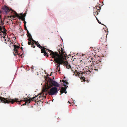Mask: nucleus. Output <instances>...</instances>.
Wrapping results in <instances>:
<instances>
[{"mask_svg":"<svg viewBox=\"0 0 127 127\" xmlns=\"http://www.w3.org/2000/svg\"><path fill=\"white\" fill-rule=\"evenodd\" d=\"M37 97V98L36 99V100L37 101V102L40 101L41 100H42L43 99V97L42 96V94H40L37 95L35 96V97L32 98H29V99H28L27 98H23V100H21L20 101H19V99L16 98L12 99L10 98L9 99V98H6L0 96V103L1 102L3 103H11L13 104L15 102H18V104H21L24 105L30 103L31 100L36 102V100H35L34 99Z\"/></svg>","mask_w":127,"mask_h":127,"instance_id":"1","label":"nucleus"},{"mask_svg":"<svg viewBox=\"0 0 127 127\" xmlns=\"http://www.w3.org/2000/svg\"><path fill=\"white\" fill-rule=\"evenodd\" d=\"M59 54L57 52H52L51 55L52 58H54L53 62L55 63H56L57 66V68H59L58 72L60 71V64L64 65V57L65 56V52L62 48L59 49L58 50Z\"/></svg>","mask_w":127,"mask_h":127,"instance_id":"2","label":"nucleus"},{"mask_svg":"<svg viewBox=\"0 0 127 127\" xmlns=\"http://www.w3.org/2000/svg\"><path fill=\"white\" fill-rule=\"evenodd\" d=\"M1 11L5 15L8 14L9 12H14L15 14V11L12 10V9H10L9 7L5 5L2 7L1 10L0 11V12H1Z\"/></svg>","mask_w":127,"mask_h":127,"instance_id":"3","label":"nucleus"},{"mask_svg":"<svg viewBox=\"0 0 127 127\" xmlns=\"http://www.w3.org/2000/svg\"><path fill=\"white\" fill-rule=\"evenodd\" d=\"M41 53H44V56L46 55L47 56H49L48 54L50 53V55H51V53L53 51L48 49L46 48L43 47V48L41 49Z\"/></svg>","mask_w":127,"mask_h":127,"instance_id":"4","label":"nucleus"},{"mask_svg":"<svg viewBox=\"0 0 127 127\" xmlns=\"http://www.w3.org/2000/svg\"><path fill=\"white\" fill-rule=\"evenodd\" d=\"M58 92L57 88L55 87H53L50 89L48 93L51 95H52L55 94L56 95V93Z\"/></svg>","mask_w":127,"mask_h":127,"instance_id":"5","label":"nucleus"},{"mask_svg":"<svg viewBox=\"0 0 127 127\" xmlns=\"http://www.w3.org/2000/svg\"><path fill=\"white\" fill-rule=\"evenodd\" d=\"M0 22H1L0 23V31H1L3 33H6V31L4 28L3 21L1 20Z\"/></svg>","mask_w":127,"mask_h":127,"instance_id":"6","label":"nucleus"},{"mask_svg":"<svg viewBox=\"0 0 127 127\" xmlns=\"http://www.w3.org/2000/svg\"><path fill=\"white\" fill-rule=\"evenodd\" d=\"M97 61H95L93 62L92 64V65L91 66H93L95 68H98L100 69L101 68V64L100 63H97Z\"/></svg>","mask_w":127,"mask_h":127,"instance_id":"7","label":"nucleus"},{"mask_svg":"<svg viewBox=\"0 0 127 127\" xmlns=\"http://www.w3.org/2000/svg\"><path fill=\"white\" fill-rule=\"evenodd\" d=\"M47 79H48V82L50 83L54 86L55 87H58L59 84L50 78L48 76L47 77Z\"/></svg>","mask_w":127,"mask_h":127,"instance_id":"8","label":"nucleus"},{"mask_svg":"<svg viewBox=\"0 0 127 127\" xmlns=\"http://www.w3.org/2000/svg\"><path fill=\"white\" fill-rule=\"evenodd\" d=\"M14 12L15 15L16 17H17L18 18H19L20 19H21L23 21H25V19L24 18L25 17H23L21 16L20 15H19L16 12Z\"/></svg>","mask_w":127,"mask_h":127,"instance_id":"9","label":"nucleus"},{"mask_svg":"<svg viewBox=\"0 0 127 127\" xmlns=\"http://www.w3.org/2000/svg\"><path fill=\"white\" fill-rule=\"evenodd\" d=\"M32 41L34 42V44L35 43V44L37 46V47L39 48L42 49L44 47H42L40 45L38 41L36 42L34 40H33Z\"/></svg>","mask_w":127,"mask_h":127,"instance_id":"10","label":"nucleus"},{"mask_svg":"<svg viewBox=\"0 0 127 127\" xmlns=\"http://www.w3.org/2000/svg\"><path fill=\"white\" fill-rule=\"evenodd\" d=\"M64 66H66L67 68L69 69V68H71V66L70 64H69L68 62L67 61H65L64 59Z\"/></svg>","mask_w":127,"mask_h":127,"instance_id":"11","label":"nucleus"},{"mask_svg":"<svg viewBox=\"0 0 127 127\" xmlns=\"http://www.w3.org/2000/svg\"><path fill=\"white\" fill-rule=\"evenodd\" d=\"M28 42V44L29 45H31V47H33L34 48L35 47V46L34 45V43L32 41L30 40Z\"/></svg>","mask_w":127,"mask_h":127,"instance_id":"12","label":"nucleus"},{"mask_svg":"<svg viewBox=\"0 0 127 127\" xmlns=\"http://www.w3.org/2000/svg\"><path fill=\"white\" fill-rule=\"evenodd\" d=\"M27 36L28 37V41L32 40V41L33 40H34L30 34H28L27 35Z\"/></svg>","mask_w":127,"mask_h":127,"instance_id":"13","label":"nucleus"},{"mask_svg":"<svg viewBox=\"0 0 127 127\" xmlns=\"http://www.w3.org/2000/svg\"><path fill=\"white\" fill-rule=\"evenodd\" d=\"M66 88L62 87L60 91L61 94L60 95H61V94L63 93L66 90Z\"/></svg>","mask_w":127,"mask_h":127,"instance_id":"14","label":"nucleus"},{"mask_svg":"<svg viewBox=\"0 0 127 127\" xmlns=\"http://www.w3.org/2000/svg\"><path fill=\"white\" fill-rule=\"evenodd\" d=\"M14 51L13 53L15 55L16 54H17L18 53V51L17 49L14 48L13 49Z\"/></svg>","mask_w":127,"mask_h":127,"instance_id":"15","label":"nucleus"},{"mask_svg":"<svg viewBox=\"0 0 127 127\" xmlns=\"http://www.w3.org/2000/svg\"><path fill=\"white\" fill-rule=\"evenodd\" d=\"M105 35L104 36H103V37H101L100 41L101 42H103V41H105Z\"/></svg>","mask_w":127,"mask_h":127,"instance_id":"16","label":"nucleus"},{"mask_svg":"<svg viewBox=\"0 0 127 127\" xmlns=\"http://www.w3.org/2000/svg\"><path fill=\"white\" fill-rule=\"evenodd\" d=\"M26 13H24V14H23V15L22 14V13H21L20 14V16H21L23 17H25L26 15Z\"/></svg>","mask_w":127,"mask_h":127,"instance_id":"17","label":"nucleus"},{"mask_svg":"<svg viewBox=\"0 0 127 127\" xmlns=\"http://www.w3.org/2000/svg\"><path fill=\"white\" fill-rule=\"evenodd\" d=\"M14 48L17 49H19L20 48V47L19 46L16 45H14Z\"/></svg>","mask_w":127,"mask_h":127,"instance_id":"18","label":"nucleus"},{"mask_svg":"<svg viewBox=\"0 0 127 127\" xmlns=\"http://www.w3.org/2000/svg\"><path fill=\"white\" fill-rule=\"evenodd\" d=\"M85 78H84V77H82L81 78V80L82 81H85Z\"/></svg>","mask_w":127,"mask_h":127,"instance_id":"19","label":"nucleus"},{"mask_svg":"<svg viewBox=\"0 0 127 127\" xmlns=\"http://www.w3.org/2000/svg\"><path fill=\"white\" fill-rule=\"evenodd\" d=\"M41 94H42V96L43 97V98L44 97L45 98L46 97V94H42V93H41Z\"/></svg>","mask_w":127,"mask_h":127,"instance_id":"20","label":"nucleus"},{"mask_svg":"<svg viewBox=\"0 0 127 127\" xmlns=\"http://www.w3.org/2000/svg\"><path fill=\"white\" fill-rule=\"evenodd\" d=\"M65 84H66L64 83L63 84V86H64L65 87V88H67L68 86H67Z\"/></svg>","mask_w":127,"mask_h":127,"instance_id":"21","label":"nucleus"},{"mask_svg":"<svg viewBox=\"0 0 127 127\" xmlns=\"http://www.w3.org/2000/svg\"><path fill=\"white\" fill-rule=\"evenodd\" d=\"M24 26V28H25V30H28L27 29L26 26V25Z\"/></svg>","mask_w":127,"mask_h":127,"instance_id":"22","label":"nucleus"},{"mask_svg":"<svg viewBox=\"0 0 127 127\" xmlns=\"http://www.w3.org/2000/svg\"><path fill=\"white\" fill-rule=\"evenodd\" d=\"M24 26L26 25V22L25 21H24Z\"/></svg>","mask_w":127,"mask_h":127,"instance_id":"23","label":"nucleus"},{"mask_svg":"<svg viewBox=\"0 0 127 127\" xmlns=\"http://www.w3.org/2000/svg\"><path fill=\"white\" fill-rule=\"evenodd\" d=\"M11 40H10V39H9L7 41L8 42H11Z\"/></svg>","mask_w":127,"mask_h":127,"instance_id":"24","label":"nucleus"},{"mask_svg":"<svg viewBox=\"0 0 127 127\" xmlns=\"http://www.w3.org/2000/svg\"><path fill=\"white\" fill-rule=\"evenodd\" d=\"M12 16H8L7 17V18H11V17H12Z\"/></svg>","mask_w":127,"mask_h":127,"instance_id":"25","label":"nucleus"},{"mask_svg":"<svg viewBox=\"0 0 127 127\" xmlns=\"http://www.w3.org/2000/svg\"><path fill=\"white\" fill-rule=\"evenodd\" d=\"M64 83H65L67 84H68V82H67L66 81L64 82Z\"/></svg>","mask_w":127,"mask_h":127,"instance_id":"26","label":"nucleus"},{"mask_svg":"<svg viewBox=\"0 0 127 127\" xmlns=\"http://www.w3.org/2000/svg\"><path fill=\"white\" fill-rule=\"evenodd\" d=\"M97 68H95L94 69V70H96V71H98V69Z\"/></svg>","mask_w":127,"mask_h":127,"instance_id":"27","label":"nucleus"},{"mask_svg":"<svg viewBox=\"0 0 127 127\" xmlns=\"http://www.w3.org/2000/svg\"><path fill=\"white\" fill-rule=\"evenodd\" d=\"M27 33L28 35V34H30V33H29V32L28 30H27Z\"/></svg>","mask_w":127,"mask_h":127,"instance_id":"28","label":"nucleus"},{"mask_svg":"<svg viewBox=\"0 0 127 127\" xmlns=\"http://www.w3.org/2000/svg\"><path fill=\"white\" fill-rule=\"evenodd\" d=\"M97 18V20L98 21V23H99V24H101V23L98 20V19H97V18Z\"/></svg>","mask_w":127,"mask_h":127,"instance_id":"29","label":"nucleus"},{"mask_svg":"<svg viewBox=\"0 0 127 127\" xmlns=\"http://www.w3.org/2000/svg\"><path fill=\"white\" fill-rule=\"evenodd\" d=\"M62 82H63L64 83V82H65V81H66V80H62Z\"/></svg>","mask_w":127,"mask_h":127,"instance_id":"30","label":"nucleus"},{"mask_svg":"<svg viewBox=\"0 0 127 127\" xmlns=\"http://www.w3.org/2000/svg\"><path fill=\"white\" fill-rule=\"evenodd\" d=\"M56 70H57H57H59V68H56Z\"/></svg>","mask_w":127,"mask_h":127,"instance_id":"31","label":"nucleus"},{"mask_svg":"<svg viewBox=\"0 0 127 127\" xmlns=\"http://www.w3.org/2000/svg\"><path fill=\"white\" fill-rule=\"evenodd\" d=\"M77 74H78V75H79V74H80V73H79V72H78L77 73Z\"/></svg>","mask_w":127,"mask_h":127,"instance_id":"32","label":"nucleus"},{"mask_svg":"<svg viewBox=\"0 0 127 127\" xmlns=\"http://www.w3.org/2000/svg\"><path fill=\"white\" fill-rule=\"evenodd\" d=\"M98 9L97 10V11H96V12H97V14H98Z\"/></svg>","mask_w":127,"mask_h":127,"instance_id":"33","label":"nucleus"},{"mask_svg":"<svg viewBox=\"0 0 127 127\" xmlns=\"http://www.w3.org/2000/svg\"><path fill=\"white\" fill-rule=\"evenodd\" d=\"M65 93V94L66 93H67V92H66V91L64 92Z\"/></svg>","mask_w":127,"mask_h":127,"instance_id":"34","label":"nucleus"},{"mask_svg":"<svg viewBox=\"0 0 127 127\" xmlns=\"http://www.w3.org/2000/svg\"><path fill=\"white\" fill-rule=\"evenodd\" d=\"M68 103H70H70H71L70 102H69V101H68Z\"/></svg>","mask_w":127,"mask_h":127,"instance_id":"35","label":"nucleus"},{"mask_svg":"<svg viewBox=\"0 0 127 127\" xmlns=\"http://www.w3.org/2000/svg\"><path fill=\"white\" fill-rule=\"evenodd\" d=\"M52 72H51V74H50V76L51 75V74H52Z\"/></svg>","mask_w":127,"mask_h":127,"instance_id":"36","label":"nucleus"},{"mask_svg":"<svg viewBox=\"0 0 127 127\" xmlns=\"http://www.w3.org/2000/svg\"><path fill=\"white\" fill-rule=\"evenodd\" d=\"M5 43H6V44L7 43V42H5Z\"/></svg>","mask_w":127,"mask_h":127,"instance_id":"37","label":"nucleus"},{"mask_svg":"<svg viewBox=\"0 0 127 127\" xmlns=\"http://www.w3.org/2000/svg\"><path fill=\"white\" fill-rule=\"evenodd\" d=\"M21 48L22 49V47H21Z\"/></svg>","mask_w":127,"mask_h":127,"instance_id":"38","label":"nucleus"},{"mask_svg":"<svg viewBox=\"0 0 127 127\" xmlns=\"http://www.w3.org/2000/svg\"><path fill=\"white\" fill-rule=\"evenodd\" d=\"M37 98H35V99L36 100V99H37Z\"/></svg>","mask_w":127,"mask_h":127,"instance_id":"39","label":"nucleus"},{"mask_svg":"<svg viewBox=\"0 0 127 127\" xmlns=\"http://www.w3.org/2000/svg\"><path fill=\"white\" fill-rule=\"evenodd\" d=\"M5 41H6V39H5Z\"/></svg>","mask_w":127,"mask_h":127,"instance_id":"40","label":"nucleus"},{"mask_svg":"<svg viewBox=\"0 0 127 127\" xmlns=\"http://www.w3.org/2000/svg\"><path fill=\"white\" fill-rule=\"evenodd\" d=\"M102 24V25H104L103 24Z\"/></svg>","mask_w":127,"mask_h":127,"instance_id":"41","label":"nucleus"},{"mask_svg":"<svg viewBox=\"0 0 127 127\" xmlns=\"http://www.w3.org/2000/svg\"><path fill=\"white\" fill-rule=\"evenodd\" d=\"M12 44H13L12 43H11Z\"/></svg>","mask_w":127,"mask_h":127,"instance_id":"42","label":"nucleus"}]
</instances>
